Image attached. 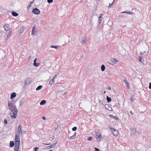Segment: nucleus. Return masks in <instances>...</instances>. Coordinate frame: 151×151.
<instances>
[{
	"instance_id": "nucleus-8",
	"label": "nucleus",
	"mask_w": 151,
	"mask_h": 151,
	"mask_svg": "<svg viewBox=\"0 0 151 151\" xmlns=\"http://www.w3.org/2000/svg\"><path fill=\"white\" fill-rule=\"evenodd\" d=\"M36 29V27L35 25L32 27L31 33L32 35L33 36L35 35V33L36 32L35 30V29Z\"/></svg>"
},
{
	"instance_id": "nucleus-14",
	"label": "nucleus",
	"mask_w": 151,
	"mask_h": 151,
	"mask_svg": "<svg viewBox=\"0 0 151 151\" xmlns=\"http://www.w3.org/2000/svg\"><path fill=\"white\" fill-rule=\"evenodd\" d=\"M124 81L126 83V86L127 88L128 89H129V82L128 81H127V80L125 79L124 80Z\"/></svg>"
},
{
	"instance_id": "nucleus-9",
	"label": "nucleus",
	"mask_w": 151,
	"mask_h": 151,
	"mask_svg": "<svg viewBox=\"0 0 151 151\" xmlns=\"http://www.w3.org/2000/svg\"><path fill=\"white\" fill-rule=\"evenodd\" d=\"M5 30L6 31H8L10 29L9 26L8 24H6L5 25L4 27Z\"/></svg>"
},
{
	"instance_id": "nucleus-62",
	"label": "nucleus",
	"mask_w": 151,
	"mask_h": 151,
	"mask_svg": "<svg viewBox=\"0 0 151 151\" xmlns=\"http://www.w3.org/2000/svg\"><path fill=\"white\" fill-rule=\"evenodd\" d=\"M29 59H31V57L30 56H29Z\"/></svg>"
},
{
	"instance_id": "nucleus-3",
	"label": "nucleus",
	"mask_w": 151,
	"mask_h": 151,
	"mask_svg": "<svg viewBox=\"0 0 151 151\" xmlns=\"http://www.w3.org/2000/svg\"><path fill=\"white\" fill-rule=\"evenodd\" d=\"M109 129L111 130V132L113 134L114 136H117L119 134V132L117 130L110 127H109Z\"/></svg>"
},
{
	"instance_id": "nucleus-61",
	"label": "nucleus",
	"mask_w": 151,
	"mask_h": 151,
	"mask_svg": "<svg viewBox=\"0 0 151 151\" xmlns=\"http://www.w3.org/2000/svg\"><path fill=\"white\" fill-rule=\"evenodd\" d=\"M11 32H10V31L9 32V34H11Z\"/></svg>"
},
{
	"instance_id": "nucleus-49",
	"label": "nucleus",
	"mask_w": 151,
	"mask_h": 151,
	"mask_svg": "<svg viewBox=\"0 0 151 151\" xmlns=\"http://www.w3.org/2000/svg\"><path fill=\"white\" fill-rule=\"evenodd\" d=\"M99 103L100 104H103V102H102V101L101 100H100L99 101Z\"/></svg>"
},
{
	"instance_id": "nucleus-10",
	"label": "nucleus",
	"mask_w": 151,
	"mask_h": 151,
	"mask_svg": "<svg viewBox=\"0 0 151 151\" xmlns=\"http://www.w3.org/2000/svg\"><path fill=\"white\" fill-rule=\"evenodd\" d=\"M16 96V93L15 92H13L11 95L10 98L11 99H13V98L15 97Z\"/></svg>"
},
{
	"instance_id": "nucleus-64",
	"label": "nucleus",
	"mask_w": 151,
	"mask_h": 151,
	"mask_svg": "<svg viewBox=\"0 0 151 151\" xmlns=\"http://www.w3.org/2000/svg\"><path fill=\"white\" fill-rule=\"evenodd\" d=\"M49 151H52V150H50Z\"/></svg>"
},
{
	"instance_id": "nucleus-25",
	"label": "nucleus",
	"mask_w": 151,
	"mask_h": 151,
	"mask_svg": "<svg viewBox=\"0 0 151 151\" xmlns=\"http://www.w3.org/2000/svg\"><path fill=\"white\" fill-rule=\"evenodd\" d=\"M105 108L106 109H108V108H110L111 110H112V108L111 107L109 106V104H106L105 105Z\"/></svg>"
},
{
	"instance_id": "nucleus-5",
	"label": "nucleus",
	"mask_w": 151,
	"mask_h": 151,
	"mask_svg": "<svg viewBox=\"0 0 151 151\" xmlns=\"http://www.w3.org/2000/svg\"><path fill=\"white\" fill-rule=\"evenodd\" d=\"M31 82V79L29 78H28L26 79L25 82V84L27 85H29Z\"/></svg>"
},
{
	"instance_id": "nucleus-43",
	"label": "nucleus",
	"mask_w": 151,
	"mask_h": 151,
	"mask_svg": "<svg viewBox=\"0 0 151 151\" xmlns=\"http://www.w3.org/2000/svg\"><path fill=\"white\" fill-rule=\"evenodd\" d=\"M149 88L150 89H151V83H149Z\"/></svg>"
},
{
	"instance_id": "nucleus-63",
	"label": "nucleus",
	"mask_w": 151,
	"mask_h": 151,
	"mask_svg": "<svg viewBox=\"0 0 151 151\" xmlns=\"http://www.w3.org/2000/svg\"><path fill=\"white\" fill-rule=\"evenodd\" d=\"M106 93V91H104V93Z\"/></svg>"
},
{
	"instance_id": "nucleus-1",
	"label": "nucleus",
	"mask_w": 151,
	"mask_h": 151,
	"mask_svg": "<svg viewBox=\"0 0 151 151\" xmlns=\"http://www.w3.org/2000/svg\"><path fill=\"white\" fill-rule=\"evenodd\" d=\"M13 104L12 103H10L9 101H8V106L9 107V109L11 111L13 112V116H11V117L15 119L17 116L18 111L16 106H14Z\"/></svg>"
},
{
	"instance_id": "nucleus-36",
	"label": "nucleus",
	"mask_w": 151,
	"mask_h": 151,
	"mask_svg": "<svg viewBox=\"0 0 151 151\" xmlns=\"http://www.w3.org/2000/svg\"><path fill=\"white\" fill-rule=\"evenodd\" d=\"M113 60H114L113 61V62L115 63H116L117 62H118L117 60L116 59H115V58H113Z\"/></svg>"
},
{
	"instance_id": "nucleus-12",
	"label": "nucleus",
	"mask_w": 151,
	"mask_h": 151,
	"mask_svg": "<svg viewBox=\"0 0 151 151\" xmlns=\"http://www.w3.org/2000/svg\"><path fill=\"white\" fill-rule=\"evenodd\" d=\"M15 146L14 147V151H18L19 147L20 145H18L15 144Z\"/></svg>"
},
{
	"instance_id": "nucleus-21",
	"label": "nucleus",
	"mask_w": 151,
	"mask_h": 151,
	"mask_svg": "<svg viewBox=\"0 0 151 151\" xmlns=\"http://www.w3.org/2000/svg\"><path fill=\"white\" fill-rule=\"evenodd\" d=\"M106 99L108 102H109L111 101V98L110 97H109L108 96H107Z\"/></svg>"
},
{
	"instance_id": "nucleus-57",
	"label": "nucleus",
	"mask_w": 151,
	"mask_h": 151,
	"mask_svg": "<svg viewBox=\"0 0 151 151\" xmlns=\"http://www.w3.org/2000/svg\"><path fill=\"white\" fill-rule=\"evenodd\" d=\"M108 109L109 110V111H111V109H110V108H108Z\"/></svg>"
},
{
	"instance_id": "nucleus-16",
	"label": "nucleus",
	"mask_w": 151,
	"mask_h": 151,
	"mask_svg": "<svg viewBox=\"0 0 151 151\" xmlns=\"http://www.w3.org/2000/svg\"><path fill=\"white\" fill-rule=\"evenodd\" d=\"M24 99L21 100L19 102V106H21L23 105L24 103Z\"/></svg>"
},
{
	"instance_id": "nucleus-22",
	"label": "nucleus",
	"mask_w": 151,
	"mask_h": 151,
	"mask_svg": "<svg viewBox=\"0 0 151 151\" xmlns=\"http://www.w3.org/2000/svg\"><path fill=\"white\" fill-rule=\"evenodd\" d=\"M42 87V85H40L39 86H38L37 88H36V90L37 91H38L40 90Z\"/></svg>"
},
{
	"instance_id": "nucleus-58",
	"label": "nucleus",
	"mask_w": 151,
	"mask_h": 151,
	"mask_svg": "<svg viewBox=\"0 0 151 151\" xmlns=\"http://www.w3.org/2000/svg\"><path fill=\"white\" fill-rule=\"evenodd\" d=\"M50 139H51V140H50L52 141L53 139V138H50Z\"/></svg>"
},
{
	"instance_id": "nucleus-19",
	"label": "nucleus",
	"mask_w": 151,
	"mask_h": 151,
	"mask_svg": "<svg viewBox=\"0 0 151 151\" xmlns=\"http://www.w3.org/2000/svg\"><path fill=\"white\" fill-rule=\"evenodd\" d=\"M54 79L52 78L51 80L49 82V84L50 85H53L54 83Z\"/></svg>"
},
{
	"instance_id": "nucleus-37",
	"label": "nucleus",
	"mask_w": 151,
	"mask_h": 151,
	"mask_svg": "<svg viewBox=\"0 0 151 151\" xmlns=\"http://www.w3.org/2000/svg\"><path fill=\"white\" fill-rule=\"evenodd\" d=\"M39 149V148L38 147H36L34 148V150L35 151H37Z\"/></svg>"
},
{
	"instance_id": "nucleus-52",
	"label": "nucleus",
	"mask_w": 151,
	"mask_h": 151,
	"mask_svg": "<svg viewBox=\"0 0 151 151\" xmlns=\"http://www.w3.org/2000/svg\"><path fill=\"white\" fill-rule=\"evenodd\" d=\"M35 0H33V1H32V2H30L29 3V4H32L33 3V2H34V1Z\"/></svg>"
},
{
	"instance_id": "nucleus-24",
	"label": "nucleus",
	"mask_w": 151,
	"mask_h": 151,
	"mask_svg": "<svg viewBox=\"0 0 151 151\" xmlns=\"http://www.w3.org/2000/svg\"><path fill=\"white\" fill-rule=\"evenodd\" d=\"M142 57L139 56V60L141 63H142L144 62V60L143 59H142Z\"/></svg>"
},
{
	"instance_id": "nucleus-33",
	"label": "nucleus",
	"mask_w": 151,
	"mask_h": 151,
	"mask_svg": "<svg viewBox=\"0 0 151 151\" xmlns=\"http://www.w3.org/2000/svg\"><path fill=\"white\" fill-rule=\"evenodd\" d=\"M77 129V127H74L72 128V130L73 131H75Z\"/></svg>"
},
{
	"instance_id": "nucleus-59",
	"label": "nucleus",
	"mask_w": 151,
	"mask_h": 151,
	"mask_svg": "<svg viewBox=\"0 0 151 151\" xmlns=\"http://www.w3.org/2000/svg\"><path fill=\"white\" fill-rule=\"evenodd\" d=\"M92 18H91V21L90 22V23H91V22H92Z\"/></svg>"
},
{
	"instance_id": "nucleus-29",
	"label": "nucleus",
	"mask_w": 151,
	"mask_h": 151,
	"mask_svg": "<svg viewBox=\"0 0 151 151\" xmlns=\"http://www.w3.org/2000/svg\"><path fill=\"white\" fill-rule=\"evenodd\" d=\"M131 130L132 131V132H133L134 133H135L137 132L136 130V129H135V128L131 129Z\"/></svg>"
},
{
	"instance_id": "nucleus-51",
	"label": "nucleus",
	"mask_w": 151,
	"mask_h": 151,
	"mask_svg": "<svg viewBox=\"0 0 151 151\" xmlns=\"http://www.w3.org/2000/svg\"><path fill=\"white\" fill-rule=\"evenodd\" d=\"M57 75H55L54 76L53 78V79H55L56 78V77H57Z\"/></svg>"
},
{
	"instance_id": "nucleus-55",
	"label": "nucleus",
	"mask_w": 151,
	"mask_h": 151,
	"mask_svg": "<svg viewBox=\"0 0 151 151\" xmlns=\"http://www.w3.org/2000/svg\"><path fill=\"white\" fill-rule=\"evenodd\" d=\"M130 113L132 114V115H133V113L132 111H130Z\"/></svg>"
},
{
	"instance_id": "nucleus-46",
	"label": "nucleus",
	"mask_w": 151,
	"mask_h": 151,
	"mask_svg": "<svg viewBox=\"0 0 151 151\" xmlns=\"http://www.w3.org/2000/svg\"><path fill=\"white\" fill-rule=\"evenodd\" d=\"M45 61H46L47 62H49L50 61V60L48 58H46L45 59Z\"/></svg>"
},
{
	"instance_id": "nucleus-56",
	"label": "nucleus",
	"mask_w": 151,
	"mask_h": 151,
	"mask_svg": "<svg viewBox=\"0 0 151 151\" xmlns=\"http://www.w3.org/2000/svg\"><path fill=\"white\" fill-rule=\"evenodd\" d=\"M45 144V145H50V144H46V143H45V144Z\"/></svg>"
},
{
	"instance_id": "nucleus-6",
	"label": "nucleus",
	"mask_w": 151,
	"mask_h": 151,
	"mask_svg": "<svg viewBox=\"0 0 151 151\" xmlns=\"http://www.w3.org/2000/svg\"><path fill=\"white\" fill-rule=\"evenodd\" d=\"M96 139H98V138H99L100 140H99L100 141L101 139H102V136H101V134H100L99 132H96Z\"/></svg>"
},
{
	"instance_id": "nucleus-48",
	"label": "nucleus",
	"mask_w": 151,
	"mask_h": 151,
	"mask_svg": "<svg viewBox=\"0 0 151 151\" xmlns=\"http://www.w3.org/2000/svg\"><path fill=\"white\" fill-rule=\"evenodd\" d=\"M37 60V58H35V59L34 60V63H36Z\"/></svg>"
},
{
	"instance_id": "nucleus-27",
	"label": "nucleus",
	"mask_w": 151,
	"mask_h": 151,
	"mask_svg": "<svg viewBox=\"0 0 151 151\" xmlns=\"http://www.w3.org/2000/svg\"><path fill=\"white\" fill-rule=\"evenodd\" d=\"M86 37L83 38V39L82 40V41L81 43L82 44H84L86 42Z\"/></svg>"
},
{
	"instance_id": "nucleus-60",
	"label": "nucleus",
	"mask_w": 151,
	"mask_h": 151,
	"mask_svg": "<svg viewBox=\"0 0 151 151\" xmlns=\"http://www.w3.org/2000/svg\"><path fill=\"white\" fill-rule=\"evenodd\" d=\"M67 93V92H66L65 93H64V94H66Z\"/></svg>"
},
{
	"instance_id": "nucleus-41",
	"label": "nucleus",
	"mask_w": 151,
	"mask_h": 151,
	"mask_svg": "<svg viewBox=\"0 0 151 151\" xmlns=\"http://www.w3.org/2000/svg\"><path fill=\"white\" fill-rule=\"evenodd\" d=\"M130 101L131 102H132L133 101V96L131 97L130 98Z\"/></svg>"
},
{
	"instance_id": "nucleus-50",
	"label": "nucleus",
	"mask_w": 151,
	"mask_h": 151,
	"mask_svg": "<svg viewBox=\"0 0 151 151\" xmlns=\"http://www.w3.org/2000/svg\"><path fill=\"white\" fill-rule=\"evenodd\" d=\"M107 88L108 89V90H110L111 89V88L110 87V86H108L107 87Z\"/></svg>"
},
{
	"instance_id": "nucleus-32",
	"label": "nucleus",
	"mask_w": 151,
	"mask_h": 151,
	"mask_svg": "<svg viewBox=\"0 0 151 151\" xmlns=\"http://www.w3.org/2000/svg\"><path fill=\"white\" fill-rule=\"evenodd\" d=\"M75 138V137L73 135L71 137H68V138L70 139H73Z\"/></svg>"
},
{
	"instance_id": "nucleus-20",
	"label": "nucleus",
	"mask_w": 151,
	"mask_h": 151,
	"mask_svg": "<svg viewBox=\"0 0 151 151\" xmlns=\"http://www.w3.org/2000/svg\"><path fill=\"white\" fill-rule=\"evenodd\" d=\"M60 47L59 45H56V46H53V45H51L50 46V47L54 48L55 49H58Z\"/></svg>"
},
{
	"instance_id": "nucleus-4",
	"label": "nucleus",
	"mask_w": 151,
	"mask_h": 151,
	"mask_svg": "<svg viewBox=\"0 0 151 151\" xmlns=\"http://www.w3.org/2000/svg\"><path fill=\"white\" fill-rule=\"evenodd\" d=\"M32 12L33 13L36 15L39 14L40 12L39 9L37 8H34L32 9Z\"/></svg>"
},
{
	"instance_id": "nucleus-26",
	"label": "nucleus",
	"mask_w": 151,
	"mask_h": 151,
	"mask_svg": "<svg viewBox=\"0 0 151 151\" xmlns=\"http://www.w3.org/2000/svg\"><path fill=\"white\" fill-rule=\"evenodd\" d=\"M24 28V27H22L20 28V33H21L23 32V29Z\"/></svg>"
},
{
	"instance_id": "nucleus-13",
	"label": "nucleus",
	"mask_w": 151,
	"mask_h": 151,
	"mask_svg": "<svg viewBox=\"0 0 151 151\" xmlns=\"http://www.w3.org/2000/svg\"><path fill=\"white\" fill-rule=\"evenodd\" d=\"M12 15L14 17H17L18 15V14L14 11H12Z\"/></svg>"
},
{
	"instance_id": "nucleus-15",
	"label": "nucleus",
	"mask_w": 151,
	"mask_h": 151,
	"mask_svg": "<svg viewBox=\"0 0 151 151\" xmlns=\"http://www.w3.org/2000/svg\"><path fill=\"white\" fill-rule=\"evenodd\" d=\"M14 145V143L13 141H11L10 143L9 147H13Z\"/></svg>"
},
{
	"instance_id": "nucleus-7",
	"label": "nucleus",
	"mask_w": 151,
	"mask_h": 151,
	"mask_svg": "<svg viewBox=\"0 0 151 151\" xmlns=\"http://www.w3.org/2000/svg\"><path fill=\"white\" fill-rule=\"evenodd\" d=\"M22 130V126L21 125H19L18 126L17 132L20 135V134H22V132L21 131Z\"/></svg>"
},
{
	"instance_id": "nucleus-35",
	"label": "nucleus",
	"mask_w": 151,
	"mask_h": 151,
	"mask_svg": "<svg viewBox=\"0 0 151 151\" xmlns=\"http://www.w3.org/2000/svg\"><path fill=\"white\" fill-rule=\"evenodd\" d=\"M114 2V1H113V2H112V3L109 4V5L108 6L109 8H110L112 6Z\"/></svg>"
},
{
	"instance_id": "nucleus-54",
	"label": "nucleus",
	"mask_w": 151,
	"mask_h": 151,
	"mask_svg": "<svg viewBox=\"0 0 151 151\" xmlns=\"http://www.w3.org/2000/svg\"><path fill=\"white\" fill-rule=\"evenodd\" d=\"M76 132H75L74 134L73 135L74 136V137H75L76 136Z\"/></svg>"
},
{
	"instance_id": "nucleus-31",
	"label": "nucleus",
	"mask_w": 151,
	"mask_h": 151,
	"mask_svg": "<svg viewBox=\"0 0 151 151\" xmlns=\"http://www.w3.org/2000/svg\"><path fill=\"white\" fill-rule=\"evenodd\" d=\"M101 21H102L101 18L100 19L99 18L98 23H99V25H100V23L101 22Z\"/></svg>"
},
{
	"instance_id": "nucleus-40",
	"label": "nucleus",
	"mask_w": 151,
	"mask_h": 151,
	"mask_svg": "<svg viewBox=\"0 0 151 151\" xmlns=\"http://www.w3.org/2000/svg\"><path fill=\"white\" fill-rule=\"evenodd\" d=\"M95 151H100V150L98 148L95 147L94 148Z\"/></svg>"
},
{
	"instance_id": "nucleus-34",
	"label": "nucleus",
	"mask_w": 151,
	"mask_h": 151,
	"mask_svg": "<svg viewBox=\"0 0 151 151\" xmlns=\"http://www.w3.org/2000/svg\"><path fill=\"white\" fill-rule=\"evenodd\" d=\"M146 53V52L145 51L143 52H140V54L141 55H143L145 54V53Z\"/></svg>"
},
{
	"instance_id": "nucleus-45",
	"label": "nucleus",
	"mask_w": 151,
	"mask_h": 151,
	"mask_svg": "<svg viewBox=\"0 0 151 151\" xmlns=\"http://www.w3.org/2000/svg\"><path fill=\"white\" fill-rule=\"evenodd\" d=\"M42 119H43V120H45L46 119V117H45V116H43L42 117Z\"/></svg>"
},
{
	"instance_id": "nucleus-47",
	"label": "nucleus",
	"mask_w": 151,
	"mask_h": 151,
	"mask_svg": "<svg viewBox=\"0 0 151 151\" xmlns=\"http://www.w3.org/2000/svg\"><path fill=\"white\" fill-rule=\"evenodd\" d=\"M31 6V4H29V5L27 6V8L28 9L29 7H30Z\"/></svg>"
},
{
	"instance_id": "nucleus-53",
	"label": "nucleus",
	"mask_w": 151,
	"mask_h": 151,
	"mask_svg": "<svg viewBox=\"0 0 151 151\" xmlns=\"http://www.w3.org/2000/svg\"><path fill=\"white\" fill-rule=\"evenodd\" d=\"M109 116L111 118H113L114 117V116L113 115H110Z\"/></svg>"
},
{
	"instance_id": "nucleus-23",
	"label": "nucleus",
	"mask_w": 151,
	"mask_h": 151,
	"mask_svg": "<svg viewBox=\"0 0 151 151\" xmlns=\"http://www.w3.org/2000/svg\"><path fill=\"white\" fill-rule=\"evenodd\" d=\"M101 70L102 71H104L105 68V67L104 65H102L101 67Z\"/></svg>"
},
{
	"instance_id": "nucleus-11",
	"label": "nucleus",
	"mask_w": 151,
	"mask_h": 151,
	"mask_svg": "<svg viewBox=\"0 0 151 151\" xmlns=\"http://www.w3.org/2000/svg\"><path fill=\"white\" fill-rule=\"evenodd\" d=\"M57 144V142H56L55 143L52 144L51 145H50L49 146H48L47 147V149H50V148H53V147H55V146Z\"/></svg>"
},
{
	"instance_id": "nucleus-18",
	"label": "nucleus",
	"mask_w": 151,
	"mask_h": 151,
	"mask_svg": "<svg viewBox=\"0 0 151 151\" xmlns=\"http://www.w3.org/2000/svg\"><path fill=\"white\" fill-rule=\"evenodd\" d=\"M46 103V101L45 100H42L40 103V105H44Z\"/></svg>"
},
{
	"instance_id": "nucleus-28",
	"label": "nucleus",
	"mask_w": 151,
	"mask_h": 151,
	"mask_svg": "<svg viewBox=\"0 0 151 151\" xmlns=\"http://www.w3.org/2000/svg\"><path fill=\"white\" fill-rule=\"evenodd\" d=\"M40 64L39 63H33L35 67L38 66Z\"/></svg>"
},
{
	"instance_id": "nucleus-2",
	"label": "nucleus",
	"mask_w": 151,
	"mask_h": 151,
	"mask_svg": "<svg viewBox=\"0 0 151 151\" xmlns=\"http://www.w3.org/2000/svg\"><path fill=\"white\" fill-rule=\"evenodd\" d=\"M15 144L18 145L20 144V138L19 134H16L15 137Z\"/></svg>"
},
{
	"instance_id": "nucleus-44",
	"label": "nucleus",
	"mask_w": 151,
	"mask_h": 151,
	"mask_svg": "<svg viewBox=\"0 0 151 151\" xmlns=\"http://www.w3.org/2000/svg\"><path fill=\"white\" fill-rule=\"evenodd\" d=\"M103 15V14H100V17H99V18L100 19L102 17Z\"/></svg>"
},
{
	"instance_id": "nucleus-17",
	"label": "nucleus",
	"mask_w": 151,
	"mask_h": 151,
	"mask_svg": "<svg viewBox=\"0 0 151 151\" xmlns=\"http://www.w3.org/2000/svg\"><path fill=\"white\" fill-rule=\"evenodd\" d=\"M121 13H127L129 14H133L134 13L130 12L124 11Z\"/></svg>"
},
{
	"instance_id": "nucleus-30",
	"label": "nucleus",
	"mask_w": 151,
	"mask_h": 151,
	"mask_svg": "<svg viewBox=\"0 0 151 151\" xmlns=\"http://www.w3.org/2000/svg\"><path fill=\"white\" fill-rule=\"evenodd\" d=\"M93 137H89L88 138H87V140H88V141H91V140H92V139H93Z\"/></svg>"
},
{
	"instance_id": "nucleus-42",
	"label": "nucleus",
	"mask_w": 151,
	"mask_h": 151,
	"mask_svg": "<svg viewBox=\"0 0 151 151\" xmlns=\"http://www.w3.org/2000/svg\"><path fill=\"white\" fill-rule=\"evenodd\" d=\"M115 119H116V120H117V119H119L118 118L117 116H114V117H113Z\"/></svg>"
},
{
	"instance_id": "nucleus-39",
	"label": "nucleus",
	"mask_w": 151,
	"mask_h": 151,
	"mask_svg": "<svg viewBox=\"0 0 151 151\" xmlns=\"http://www.w3.org/2000/svg\"><path fill=\"white\" fill-rule=\"evenodd\" d=\"M53 0H47V2L48 3H50L52 2Z\"/></svg>"
},
{
	"instance_id": "nucleus-38",
	"label": "nucleus",
	"mask_w": 151,
	"mask_h": 151,
	"mask_svg": "<svg viewBox=\"0 0 151 151\" xmlns=\"http://www.w3.org/2000/svg\"><path fill=\"white\" fill-rule=\"evenodd\" d=\"M4 123L5 124H7V121L6 119H4Z\"/></svg>"
}]
</instances>
